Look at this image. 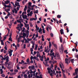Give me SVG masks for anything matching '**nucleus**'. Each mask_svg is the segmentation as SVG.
<instances>
[{
  "label": "nucleus",
  "mask_w": 78,
  "mask_h": 78,
  "mask_svg": "<svg viewBox=\"0 0 78 78\" xmlns=\"http://www.w3.org/2000/svg\"><path fill=\"white\" fill-rule=\"evenodd\" d=\"M50 29V30H52V27H51V25H50L49 24L47 25V28H46V30L48 31V32H49V29Z\"/></svg>",
  "instance_id": "1"
},
{
  "label": "nucleus",
  "mask_w": 78,
  "mask_h": 78,
  "mask_svg": "<svg viewBox=\"0 0 78 78\" xmlns=\"http://www.w3.org/2000/svg\"><path fill=\"white\" fill-rule=\"evenodd\" d=\"M71 57H69V58H65V63L67 64H68L69 63H70V59Z\"/></svg>",
  "instance_id": "2"
},
{
  "label": "nucleus",
  "mask_w": 78,
  "mask_h": 78,
  "mask_svg": "<svg viewBox=\"0 0 78 78\" xmlns=\"http://www.w3.org/2000/svg\"><path fill=\"white\" fill-rule=\"evenodd\" d=\"M15 5H14V7L15 8L16 7V6H19L20 7V4H19V2H16L15 3Z\"/></svg>",
  "instance_id": "3"
},
{
  "label": "nucleus",
  "mask_w": 78,
  "mask_h": 78,
  "mask_svg": "<svg viewBox=\"0 0 78 78\" xmlns=\"http://www.w3.org/2000/svg\"><path fill=\"white\" fill-rule=\"evenodd\" d=\"M75 44L76 45V47H75V51H76V52H78V50L77 49L76 47H77V45H78V41H76Z\"/></svg>",
  "instance_id": "4"
},
{
  "label": "nucleus",
  "mask_w": 78,
  "mask_h": 78,
  "mask_svg": "<svg viewBox=\"0 0 78 78\" xmlns=\"http://www.w3.org/2000/svg\"><path fill=\"white\" fill-rule=\"evenodd\" d=\"M3 5H4V6H5V7H9V8H10L11 7V5H6L5 4V3H4V2H3V3H2Z\"/></svg>",
  "instance_id": "5"
},
{
  "label": "nucleus",
  "mask_w": 78,
  "mask_h": 78,
  "mask_svg": "<svg viewBox=\"0 0 78 78\" xmlns=\"http://www.w3.org/2000/svg\"><path fill=\"white\" fill-rule=\"evenodd\" d=\"M76 74V76H75V77H74V78H78V74H76L75 72V73H73V76H75Z\"/></svg>",
  "instance_id": "6"
},
{
  "label": "nucleus",
  "mask_w": 78,
  "mask_h": 78,
  "mask_svg": "<svg viewBox=\"0 0 78 78\" xmlns=\"http://www.w3.org/2000/svg\"><path fill=\"white\" fill-rule=\"evenodd\" d=\"M10 1H9V0H7V1H5V4L6 5V4H8L9 3H10Z\"/></svg>",
  "instance_id": "7"
},
{
  "label": "nucleus",
  "mask_w": 78,
  "mask_h": 78,
  "mask_svg": "<svg viewBox=\"0 0 78 78\" xmlns=\"http://www.w3.org/2000/svg\"><path fill=\"white\" fill-rule=\"evenodd\" d=\"M9 57L8 56V55L7 56V57H6V60L7 61V62L8 63L9 62Z\"/></svg>",
  "instance_id": "8"
},
{
  "label": "nucleus",
  "mask_w": 78,
  "mask_h": 78,
  "mask_svg": "<svg viewBox=\"0 0 78 78\" xmlns=\"http://www.w3.org/2000/svg\"><path fill=\"white\" fill-rule=\"evenodd\" d=\"M59 66L62 69V71L63 74V73H64V72H65V71H64V69H62V66H61V64H59Z\"/></svg>",
  "instance_id": "9"
},
{
  "label": "nucleus",
  "mask_w": 78,
  "mask_h": 78,
  "mask_svg": "<svg viewBox=\"0 0 78 78\" xmlns=\"http://www.w3.org/2000/svg\"><path fill=\"white\" fill-rule=\"evenodd\" d=\"M60 33H61V35H62V34H64L63 29H61V30H60Z\"/></svg>",
  "instance_id": "10"
},
{
  "label": "nucleus",
  "mask_w": 78,
  "mask_h": 78,
  "mask_svg": "<svg viewBox=\"0 0 78 78\" xmlns=\"http://www.w3.org/2000/svg\"><path fill=\"white\" fill-rule=\"evenodd\" d=\"M60 56L59 55L57 54V59H60Z\"/></svg>",
  "instance_id": "11"
},
{
  "label": "nucleus",
  "mask_w": 78,
  "mask_h": 78,
  "mask_svg": "<svg viewBox=\"0 0 78 78\" xmlns=\"http://www.w3.org/2000/svg\"><path fill=\"white\" fill-rule=\"evenodd\" d=\"M75 74H78V68H76V69H75Z\"/></svg>",
  "instance_id": "12"
},
{
  "label": "nucleus",
  "mask_w": 78,
  "mask_h": 78,
  "mask_svg": "<svg viewBox=\"0 0 78 78\" xmlns=\"http://www.w3.org/2000/svg\"><path fill=\"white\" fill-rule=\"evenodd\" d=\"M14 10L15 11V13L16 14H17L18 12V10H17L16 9V8H14Z\"/></svg>",
  "instance_id": "13"
},
{
  "label": "nucleus",
  "mask_w": 78,
  "mask_h": 78,
  "mask_svg": "<svg viewBox=\"0 0 78 78\" xmlns=\"http://www.w3.org/2000/svg\"><path fill=\"white\" fill-rule=\"evenodd\" d=\"M49 47L50 48L52 46V44L51 42H50V41H49Z\"/></svg>",
  "instance_id": "14"
},
{
  "label": "nucleus",
  "mask_w": 78,
  "mask_h": 78,
  "mask_svg": "<svg viewBox=\"0 0 78 78\" xmlns=\"http://www.w3.org/2000/svg\"><path fill=\"white\" fill-rule=\"evenodd\" d=\"M60 41L61 43H62L63 41H62V37H59Z\"/></svg>",
  "instance_id": "15"
},
{
  "label": "nucleus",
  "mask_w": 78,
  "mask_h": 78,
  "mask_svg": "<svg viewBox=\"0 0 78 78\" xmlns=\"http://www.w3.org/2000/svg\"><path fill=\"white\" fill-rule=\"evenodd\" d=\"M42 29H41V28H40L39 30H38V32H39V33H41V34H42Z\"/></svg>",
  "instance_id": "16"
},
{
  "label": "nucleus",
  "mask_w": 78,
  "mask_h": 78,
  "mask_svg": "<svg viewBox=\"0 0 78 78\" xmlns=\"http://www.w3.org/2000/svg\"><path fill=\"white\" fill-rule=\"evenodd\" d=\"M38 12V10H36V11L34 12V14H37Z\"/></svg>",
  "instance_id": "17"
},
{
  "label": "nucleus",
  "mask_w": 78,
  "mask_h": 78,
  "mask_svg": "<svg viewBox=\"0 0 78 78\" xmlns=\"http://www.w3.org/2000/svg\"><path fill=\"white\" fill-rule=\"evenodd\" d=\"M23 37H26V36H27V34H25V32H23Z\"/></svg>",
  "instance_id": "18"
},
{
  "label": "nucleus",
  "mask_w": 78,
  "mask_h": 78,
  "mask_svg": "<svg viewBox=\"0 0 78 78\" xmlns=\"http://www.w3.org/2000/svg\"><path fill=\"white\" fill-rule=\"evenodd\" d=\"M19 65H16V68H17V70L18 69H20V67H19Z\"/></svg>",
  "instance_id": "19"
},
{
  "label": "nucleus",
  "mask_w": 78,
  "mask_h": 78,
  "mask_svg": "<svg viewBox=\"0 0 78 78\" xmlns=\"http://www.w3.org/2000/svg\"><path fill=\"white\" fill-rule=\"evenodd\" d=\"M46 62L45 63V65L46 66H47V64H48V62H47V61H45Z\"/></svg>",
  "instance_id": "20"
},
{
  "label": "nucleus",
  "mask_w": 78,
  "mask_h": 78,
  "mask_svg": "<svg viewBox=\"0 0 78 78\" xmlns=\"http://www.w3.org/2000/svg\"><path fill=\"white\" fill-rule=\"evenodd\" d=\"M61 17V16L60 15H57V17L58 18L60 19Z\"/></svg>",
  "instance_id": "21"
},
{
  "label": "nucleus",
  "mask_w": 78,
  "mask_h": 78,
  "mask_svg": "<svg viewBox=\"0 0 78 78\" xmlns=\"http://www.w3.org/2000/svg\"><path fill=\"white\" fill-rule=\"evenodd\" d=\"M9 41H12V37H9Z\"/></svg>",
  "instance_id": "22"
},
{
  "label": "nucleus",
  "mask_w": 78,
  "mask_h": 78,
  "mask_svg": "<svg viewBox=\"0 0 78 78\" xmlns=\"http://www.w3.org/2000/svg\"><path fill=\"white\" fill-rule=\"evenodd\" d=\"M42 30H43V34H45V29H44V28Z\"/></svg>",
  "instance_id": "23"
},
{
  "label": "nucleus",
  "mask_w": 78,
  "mask_h": 78,
  "mask_svg": "<svg viewBox=\"0 0 78 78\" xmlns=\"http://www.w3.org/2000/svg\"><path fill=\"white\" fill-rule=\"evenodd\" d=\"M32 42H33V43H32L33 45H32V48H34V47L35 44H34V43L33 41H32Z\"/></svg>",
  "instance_id": "24"
},
{
  "label": "nucleus",
  "mask_w": 78,
  "mask_h": 78,
  "mask_svg": "<svg viewBox=\"0 0 78 78\" xmlns=\"http://www.w3.org/2000/svg\"><path fill=\"white\" fill-rule=\"evenodd\" d=\"M38 47V45H36L35 48V50H37V49Z\"/></svg>",
  "instance_id": "25"
},
{
  "label": "nucleus",
  "mask_w": 78,
  "mask_h": 78,
  "mask_svg": "<svg viewBox=\"0 0 78 78\" xmlns=\"http://www.w3.org/2000/svg\"><path fill=\"white\" fill-rule=\"evenodd\" d=\"M30 23V26L31 27H33V25L32 23H31V22H30V23Z\"/></svg>",
  "instance_id": "26"
},
{
  "label": "nucleus",
  "mask_w": 78,
  "mask_h": 78,
  "mask_svg": "<svg viewBox=\"0 0 78 78\" xmlns=\"http://www.w3.org/2000/svg\"><path fill=\"white\" fill-rule=\"evenodd\" d=\"M35 20L36 19H35L34 18H33L30 19V21H32V20Z\"/></svg>",
  "instance_id": "27"
},
{
  "label": "nucleus",
  "mask_w": 78,
  "mask_h": 78,
  "mask_svg": "<svg viewBox=\"0 0 78 78\" xmlns=\"http://www.w3.org/2000/svg\"><path fill=\"white\" fill-rule=\"evenodd\" d=\"M31 4H32L31 2H29L28 5H29V6H30H30L31 7V6H32Z\"/></svg>",
  "instance_id": "28"
},
{
  "label": "nucleus",
  "mask_w": 78,
  "mask_h": 78,
  "mask_svg": "<svg viewBox=\"0 0 78 78\" xmlns=\"http://www.w3.org/2000/svg\"><path fill=\"white\" fill-rule=\"evenodd\" d=\"M64 52L66 53V54H68V52L67 50H65Z\"/></svg>",
  "instance_id": "29"
},
{
  "label": "nucleus",
  "mask_w": 78,
  "mask_h": 78,
  "mask_svg": "<svg viewBox=\"0 0 78 78\" xmlns=\"http://www.w3.org/2000/svg\"><path fill=\"white\" fill-rule=\"evenodd\" d=\"M1 76L2 77L4 78V77H5V74H2L1 75Z\"/></svg>",
  "instance_id": "30"
},
{
  "label": "nucleus",
  "mask_w": 78,
  "mask_h": 78,
  "mask_svg": "<svg viewBox=\"0 0 78 78\" xmlns=\"http://www.w3.org/2000/svg\"><path fill=\"white\" fill-rule=\"evenodd\" d=\"M31 68L32 69H34L35 68V66H31Z\"/></svg>",
  "instance_id": "31"
},
{
  "label": "nucleus",
  "mask_w": 78,
  "mask_h": 78,
  "mask_svg": "<svg viewBox=\"0 0 78 78\" xmlns=\"http://www.w3.org/2000/svg\"><path fill=\"white\" fill-rule=\"evenodd\" d=\"M54 46L56 48V49H57V47L56 44H54Z\"/></svg>",
  "instance_id": "32"
},
{
  "label": "nucleus",
  "mask_w": 78,
  "mask_h": 78,
  "mask_svg": "<svg viewBox=\"0 0 78 78\" xmlns=\"http://www.w3.org/2000/svg\"><path fill=\"white\" fill-rule=\"evenodd\" d=\"M12 51H13V50H11V52L10 54L9 55V56H11L12 55Z\"/></svg>",
  "instance_id": "33"
},
{
  "label": "nucleus",
  "mask_w": 78,
  "mask_h": 78,
  "mask_svg": "<svg viewBox=\"0 0 78 78\" xmlns=\"http://www.w3.org/2000/svg\"><path fill=\"white\" fill-rule=\"evenodd\" d=\"M6 67H7L8 69H11V66H6Z\"/></svg>",
  "instance_id": "34"
},
{
  "label": "nucleus",
  "mask_w": 78,
  "mask_h": 78,
  "mask_svg": "<svg viewBox=\"0 0 78 78\" xmlns=\"http://www.w3.org/2000/svg\"><path fill=\"white\" fill-rule=\"evenodd\" d=\"M49 60V57H48L47 58V60H45V61H48Z\"/></svg>",
  "instance_id": "35"
},
{
  "label": "nucleus",
  "mask_w": 78,
  "mask_h": 78,
  "mask_svg": "<svg viewBox=\"0 0 78 78\" xmlns=\"http://www.w3.org/2000/svg\"><path fill=\"white\" fill-rule=\"evenodd\" d=\"M10 24H9V27H11L12 25V22L11 21L10 22Z\"/></svg>",
  "instance_id": "36"
},
{
  "label": "nucleus",
  "mask_w": 78,
  "mask_h": 78,
  "mask_svg": "<svg viewBox=\"0 0 78 78\" xmlns=\"http://www.w3.org/2000/svg\"><path fill=\"white\" fill-rule=\"evenodd\" d=\"M27 63H29V58H27Z\"/></svg>",
  "instance_id": "37"
},
{
  "label": "nucleus",
  "mask_w": 78,
  "mask_h": 78,
  "mask_svg": "<svg viewBox=\"0 0 78 78\" xmlns=\"http://www.w3.org/2000/svg\"><path fill=\"white\" fill-rule=\"evenodd\" d=\"M50 35L51 37H53V33H51L50 34Z\"/></svg>",
  "instance_id": "38"
},
{
  "label": "nucleus",
  "mask_w": 78,
  "mask_h": 78,
  "mask_svg": "<svg viewBox=\"0 0 78 78\" xmlns=\"http://www.w3.org/2000/svg\"><path fill=\"white\" fill-rule=\"evenodd\" d=\"M14 74V73H10V75L11 76H12V75Z\"/></svg>",
  "instance_id": "39"
},
{
  "label": "nucleus",
  "mask_w": 78,
  "mask_h": 78,
  "mask_svg": "<svg viewBox=\"0 0 78 78\" xmlns=\"http://www.w3.org/2000/svg\"><path fill=\"white\" fill-rule=\"evenodd\" d=\"M25 43H28V42H29V41H28L27 39H25Z\"/></svg>",
  "instance_id": "40"
},
{
  "label": "nucleus",
  "mask_w": 78,
  "mask_h": 78,
  "mask_svg": "<svg viewBox=\"0 0 78 78\" xmlns=\"http://www.w3.org/2000/svg\"><path fill=\"white\" fill-rule=\"evenodd\" d=\"M17 22H18V23H21V22L20 21V20H17Z\"/></svg>",
  "instance_id": "41"
},
{
  "label": "nucleus",
  "mask_w": 78,
  "mask_h": 78,
  "mask_svg": "<svg viewBox=\"0 0 78 78\" xmlns=\"http://www.w3.org/2000/svg\"><path fill=\"white\" fill-rule=\"evenodd\" d=\"M54 53H50V55H51V56H52V55H53V56H54Z\"/></svg>",
  "instance_id": "42"
},
{
  "label": "nucleus",
  "mask_w": 78,
  "mask_h": 78,
  "mask_svg": "<svg viewBox=\"0 0 78 78\" xmlns=\"http://www.w3.org/2000/svg\"><path fill=\"white\" fill-rule=\"evenodd\" d=\"M66 30H67V33H68V32H69V28H66Z\"/></svg>",
  "instance_id": "43"
},
{
  "label": "nucleus",
  "mask_w": 78,
  "mask_h": 78,
  "mask_svg": "<svg viewBox=\"0 0 78 78\" xmlns=\"http://www.w3.org/2000/svg\"><path fill=\"white\" fill-rule=\"evenodd\" d=\"M30 11V10H29V9H28L27 10V13H29Z\"/></svg>",
  "instance_id": "44"
},
{
  "label": "nucleus",
  "mask_w": 78,
  "mask_h": 78,
  "mask_svg": "<svg viewBox=\"0 0 78 78\" xmlns=\"http://www.w3.org/2000/svg\"><path fill=\"white\" fill-rule=\"evenodd\" d=\"M63 76L64 78H66V76L65 74L63 73Z\"/></svg>",
  "instance_id": "45"
},
{
  "label": "nucleus",
  "mask_w": 78,
  "mask_h": 78,
  "mask_svg": "<svg viewBox=\"0 0 78 78\" xmlns=\"http://www.w3.org/2000/svg\"><path fill=\"white\" fill-rule=\"evenodd\" d=\"M30 59L31 60H32L33 59H34V56H31L30 57Z\"/></svg>",
  "instance_id": "46"
},
{
  "label": "nucleus",
  "mask_w": 78,
  "mask_h": 78,
  "mask_svg": "<svg viewBox=\"0 0 78 78\" xmlns=\"http://www.w3.org/2000/svg\"><path fill=\"white\" fill-rule=\"evenodd\" d=\"M35 78H39L40 77L39 76H38V75H37V76H35Z\"/></svg>",
  "instance_id": "47"
},
{
  "label": "nucleus",
  "mask_w": 78,
  "mask_h": 78,
  "mask_svg": "<svg viewBox=\"0 0 78 78\" xmlns=\"http://www.w3.org/2000/svg\"><path fill=\"white\" fill-rule=\"evenodd\" d=\"M27 74H24V77L25 78V77H27Z\"/></svg>",
  "instance_id": "48"
},
{
  "label": "nucleus",
  "mask_w": 78,
  "mask_h": 78,
  "mask_svg": "<svg viewBox=\"0 0 78 78\" xmlns=\"http://www.w3.org/2000/svg\"><path fill=\"white\" fill-rule=\"evenodd\" d=\"M47 69L48 70V71H49V70H51V68H48Z\"/></svg>",
  "instance_id": "49"
},
{
  "label": "nucleus",
  "mask_w": 78,
  "mask_h": 78,
  "mask_svg": "<svg viewBox=\"0 0 78 78\" xmlns=\"http://www.w3.org/2000/svg\"><path fill=\"white\" fill-rule=\"evenodd\" d=\"M74 59L73 58V59H71V63H73V61H74Z\"/></svg>",
  "instance_id": "50"
},
{
  "label": "nucleus",
  "mask_w": 78,
  "mask_h": 78,
  "mask_svg": "<svg viewBox=\"0 0 78 78\" xmlns=\"http://www.w3.org/2000/svg\"><path fill=\"white\" fill-rule=\"evenodd\" d=\"M27 26H29V24L28 23L27 24H26L25 27H26V28H27Z\"/></svg>",
  "instance_id": "51"
},
{
  "label": "nucleus",
  "mask_w": 78,
  "mask_h": 78,
  "mask_svg": "<svg viewBox=\"0 0 78 78\" xmlns=\"http://www.w3.org/2000/svg\"><path fill=\"white\" fill-rule=\"evenodd\" d=\"M28 8L29 9V10H30V11L31 8V7H30V6H29H29H28Z\"/></svg>",
  "instance_id": "52"
},
{
  "label": "nucleus",
  "mask_w": 78,
  "mask_h": 78,
  "mask_svg": "<svg viewBox=\"0 0 78 78\" xmlns=\"http://www.w3.org/2000/svg\"><path fill=\"white\" fill-rule=\"evenodd\" d=\"M26 48V44H24V49H25Z\"/></svg>",
  "instance_id": "53"
},
{
  "label": "nucleus",
  "mask_w": 78,
  "mask_h": 78,
  "mask_svg": "<svg viewBox=\"0 0 78 78\" xmlns=\"http://www.w3.org/2000/svg\"><path fill=\"white\" fill-rule=\"evenodd\" d=\"M11 15V14H10L9 12H8V14H7V16H10Z\"/></svg>",
  "instance_id": "54"
},
{
  "label": "nucleus",
  "mask_w": 78,
  "mask_h": 78,
  "mask_svg": "<svg viewBox=\"0 0 78 78\" xmlns=\"http://www.w3.org/2000/svg\"><path fill=\"white\" fill-rule=\"evenodd\" d=\"M23 63H24V62L23 60H22L21 61V64H23Z\"/></svg>",
  "instance_id": "55"
},
{
  "label": "nucleus",
  "mask_w": 78,
  "mask_h": 78,
  "mask_svg": "<svg viewBox=\"0 0 78 78\" xmlns=\"http://www.w3.org/2000/svg\"><path fill=\"white\" fill-rule=\"evenodd\" d=\"M8 63H7V60H6V62L5 63V65L7 66L8 65Z\"/></svg>",
  "instance_id": "56"
},
{
  "label": "nucleus",
  "mask_w": 78,
  "mask_h": 78,
  "mask_svg": "<svg viewBox=\"0 0 78 78\" xmlns=\"http://www.w3.org/2000/svg\"><path fill=\"white\" fill-rule=\"evenodd\" d=\"M6 38H7V37H6V36L5 35V37H4V39H3V40H6Z\"/></svg>",
  "instance_id": "57"
},
{
  "label": "nucleus",
  "mask_w": 78,
  "mask_h": 78,
  "mask_svg": "<svg viewBox=\"0 0 78 78\" xmlns=\"http://www.w3.org/2000/svg\"><path fill=\"white\" fill-rule=\"evenodd\" d=\"M61 50L62 52H63V51H64V49H63V47H62V48L61 49Z\"/></svg>",
  "instance_id": "58"
},
{
  "label": "nucleus",
  "mask_w": 78,
  "mask_h": 78,
  "mask_svg": "<svg viewBox=\"0 0 78 78\" xmlns=\"http://www.w3.org/2000/svg\"><path fill=\"white\" fill-rule=\"evenodd\" d=\"M37 34H36V37H37V38L38 37V34H37Z\"/></svg>",
  "instance_id": "59"
},
{
  "label": "nucleus",
  "mask_w": 78,
  "mask_h": 78,
  "mask_svg": "<svg viewBox=\"0 0 78 78\" xmlns=\"http://www.w3.org/2000/svg\"><path fill=\"white\" fill-rule=\"evenodd\" d=\"M30 51H31V52L32 51H33V48H31L30 49Z\"/></svg>",
  "instance_id": "60"
},
{
  "label": "nucleus",
  "mask_w": 78,
  "mask_h": 78,
  "mask_svg": "<svg viewBox=\"0 0 78 78\" xmlns=\"http://www.w3.org/2000/svg\"><path fill=\"white\" fill-rule=\"evenodd\" d=\"M19 20H21V22H23V19H19Z\"/></svg>",
  "instance_id": "61"
},
{
  "label": "nucleus",
  "mask_w": 78,
  "mask_h": 78,
  "mask_svg": "<svg viewBox=\"0 0 78 78\" xmlns=\"http://www.w3.org/2000/svg\"><path fill=\"white\" fill-rule=\"evenodd\" d=\"M4 48H5V50H7V47H6V46H5V47H4Z\"/></svg>",
  "instance_id": "62"
},
{
  "label": "nucleus",
  "mask_w": 78,
  "mask_h": 78,
  "mask_svg": "<svg viewBox=\"0 0 78 78\" xmlns=\"http://www.w3.org/2000/svg\"><path fill=\"white\" fill-rule=\"evenodd\" d=\"M31 40H32L31 38L30 39V38H27V40L28 41H30Z\"/></svg>",
  "instance_id": "63"
},
{
  "label": "nucleus",
  "mask_w": 78,
  "mask_h": 78,
  "mask_svg": "<svg viewBox=\"0 0 78 78\" xmlns=\"http://www.w3.org/2000/svg\"><path fill=\"white\" fill-rule=\"evenodd\" d=\"M4 53H7V51L5 50H4Z\"/></svg>",
  "instance_id": "64"
}]
</instances>
